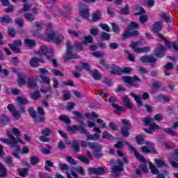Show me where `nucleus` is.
Here are the masks:
<instances>
[{
	"mask_svg": "<svg viewBox=\"0 0 178 178\" xmlns=\"http://www.w3.org/2000/svg\"><path fill=\"white\" fill-rule=\"evenodd\" d=\"M28 112L35 123H45V111L42 107H38L39 115H37V111L34 110V107L29 108Z\"/></svg>",
	"mask_w": 178,
	"mask_h": 178,
	"instance_id": "1",
	"label": "nucleus"
},
{
	"mask_svg": "<svg viewBox=\"0 0 178 178\" xmlns=\"http://www.w3.org/2000/svg\"><path fill=\"white\" fill-rule=\"evenodd\" d=\"M6 134L9 139H7L5 138H1L0 141H1V143H4V144H7L8 145H10L11 148H13L15 147H17L18 143L23 145L25 144L24 141H23L22 139L20 138L17 139L16 138H15V136L12 135V131H7Z\"/></svg>",
	"mask_w": 178,
	"mask_h": 178,
	"instance_id": "2",
	"label": "nucleus"
},
{
	"mask_svg": "<svg viewBox=\"0 0 178 178\" xmlns=\"http://www.w3.org/2000/svg\"><path fill=\"white\" fill-rule=\"evenodd\" d=\"M122 81L131 86V87H135V88H138L140 87V83H143V80L140 79L137 75H134L133 76H124L122 77Z\"/></svg>",
	"mask_w": 178,
	"mask_h": 178,
	"instance_id": "3",
	"label": "nucleus"
},
{
	"mask_svg": "<svg viewBox=\"0 0 178 178\" xmlns=\"http://www.w3.org/2000/svg\"><path fill=\"white\" fill-rule=\"evenodd\" d=\"M146 146L141 147V152L143 154H154L158 155V151L155 149V143L151 141L145 142Z\"/></svg>",
	"mask_w": 178,
	"mask_h": 178,
	"instance_id": "4",
	"label": "nucleus"
},
{
	"mask_svg": "<svg viewBox=\"0 0 178 178\" xmlns=\"http://www.w3.org/2000/svg\"><path fill=\"white\" fill-rule=\"evenodd\" d=\"M121 122L123 124V126L120 127V133L122 137H129V136H130L131 122L127 119H122L121 120Z\"/></svg>",
	"mask_w": 178,
	"mask_h": 178,
	"instance_id": "5",
	"label": "nucleus"
},
{
	"mask_svg": "<svg viewBox=\"0 0 178 178\" xmlns=\"http://www.w3.org/2000/svg\"><path fill=\"white\" fill-rule=\"evenodd\" d=\"M67 53L66 56H64V60H70V59H79V54H74L72 51L73 49V46H72V42L70 40H67L66 43Z\"/></svg>",
	"mask_w": 178,
	"mask_h": 178,
	"instance_id": "6",
	"label": "nucleus"
},
{
	"mask_svg": "<svg viewBox=\"0 0 178 178\" xmlns=\"http://www.w3.org/2000/svg\"><path fill=\"white\" fill-rule=\"evenodd\" d=\"M108 102L111 104V105L113 106V108H115V110H114V113L116 115H120L122 112H124V107H122L119 106L118 102H119V100L113 96H111L108 98Z\"/></svg>",
	"mask_w": 178,
	"mask_h": 178,
	"instance_id": "7",
	"label": "nucleus"
},
{
	"mask_svg": "<svg viewBox=\"0 0 178 178\" xmlns=\"http://www.w3.org/2000/svg\"><path fill=\"white\" fill-rule=\"evenodd\" d=\"M38 54V55H43L44 56H46V58L47 59L49 56L54 55V50L51 47L42 45L40 47Z\"/></svg>",
	"mask_w": 178,
	"mask_h": 178,
	"instance_id": "8",
	"label": "nucleus"
},
{
	"mask_svg": "<svg viewBox=\"0 0 178 178\" xmlns=\"http://www.w3.org/2000/svg\"><path fill=\"white\" fill-rule=\"evenodd\" d=\"M127 145L130 148L131 151L134 152L135 157L139 162H142V163H147V160H145V158L143 157V155H140L138 151H137V149L136 147H133L129 142L126 143Z\"/></svg>",
	"mask_w": 178,
	"mask_h": 178,
	"instance_id": "9",
	"label": "nucleus"
},
{
	"mask_svg": "<svg viewBox=\"0 0 178 178\" xmlns=\"http://www.w3.org/2000/svg\"><path fill=\"white\" fill-rule=\"evenodd\" d=\"M22 43L21 40H15L12 44H8V47L14 54H20V47Z\"/></svg>",
	"mask_w": 178,
	"mask_h": 178,
	"instance_id": "10",
	"label": "nucleus"
},
{
	"mask_svg": "<svg viewBox=\"0 0 178 178\" xmlns=\"http://www.w3.org/2000/svg\"><path fill=\"white\" fill-rule=\"evenodd\" d=\"M89 175H95L96 176H102L105 175V167L89 168Z\"/></svg>",
	"mask_w": 178,
	"mask_h": 178,
	"instance_id": "11",
	"label": "nucleus"
},
{
	"mask_svg": "<svg viewBox=\"0 0 178 178\" xmlns=\"http://www.w3.org/2000/svg\"><path fill=\"white\" fill-rule=\"evenodd\" d=\"M165 52H166V47L162 44H159L154 50V56L156 58H163L165 56Z\"/></svg>",
	"mask_w": 178,
	"mask_h": 178,
	"instance_id": "12",
	"label": "nucleus"
},
{
	"mask_svg": "<svg viewBox=\"0 0 178 178\" xmlns=\"http://www.w3.org/2000/svg\"><path fill=\"white\" fill-rule=\"evenodd\" d=\"M140 60L143 63H153V65H156V62H158V59L152 56H143L140 57Z\"/></svg>",
	"mask_w": 178,
	"mask_h": 178,
	"instance_id": "13",
	"label": "nucleus"
},
{
	"mask_svg": "<svg viewBox=\"0 0 178 178\" xmlns=\"http://www.w3.org/2000/svg\"><path fill=\"white\" fill-rule=\"evenodd\" d=\"M163 29V22L162 21H156L152 27V31L153 33H159Z\"/></svg>",
	"mask_w": 178,
	"mask_h": 178,
	"instance_id": "14",
	"label": "nucleus"
},
{
	"mask_svg": "<svg viewBox=\"0 0 178 178\" xmlns=\"http://www.w3.org/2000/svg\"><path fill=\"white\" fill-rule=\"evenodd\" d=\"M110 67L111 68V71H110L111 74L115 76L122 75V69L118 65H116V64H111Z\"/></svg>",
	"mask_w": 178,
	"mask_h": 178,
	"instance_id": "15",
	"label": "nucleus"
},
{
	"mask_svg": "<svg viewBox=\"0 0 178 178\" xmlns=\"http://www.w3.org/2000/svg\"><path fill=\"white\" fill-rule=\"evenodd\" d=\"M93 156L97 159H101L102 156H104V153H102V145H99L94 150H93Z\"/></svg>",
	"mask_w": 178,
	"mask_h": 178,
	"instance_id": "16",
	"label": "nucleus"
},
{
	"mask_svg": "<svg viewBox=\"0 0 178 178\" xmlns=\"http://www.w3.org/2000/svg\"><path fill=\"white\" fill-rule=\"evenodd\" d=\"M10 124V120L8 118V116L5 115H1L0 116V126L1 127H5V126H8Z\"/></svg>",
	"mask_w": 178,
	"mask_h": 178,
	"instance_id": "17",
	"label": "nucleus"
},
{
	"mask_svg": "<svg viewBox=\"0 0 178 178\" xmlns=\"http://www.w3.org/2000/svg\"><path fill=\"white\" fill-rule=\"evenodd\" d=\"M79 15L83 19H88L90 17V10L88 8H80Z\"/></svg>",
	"mask_w": 178,
	"mask_h": 178,
	"instance_id": "18",
	"label": "nucleus"
},
{
	"mask_svg": "<svg viewBox=\"0 0 178 178\" xmlns=\"http://www.w3.org/2000/svg\"><path fill=\"white\" fill-rule=\"evenodd\" d=\"M0 23L1 24H10L13 23V19L9 15H3L0 17Z\"/></svg>",
	"mask_w": 178,
	"mask_h": 178,
	"instance_id": "19",
	"label": "nucleus"
},
{
	"mask_svg": "<svg viewBox=\"0 0 178 178\" xmlns=\"http://www.w3.org/2000/svg\"><path fill=\"white\" fill-rule=\"evenodd\" d=\"M27 84L29 88H35L37 87V79L34 77H29L27 79Z\"/></svg>",
	"mask_w": 178,
	"mask_h": 178,
	"instance_id": "20",
	"label": "nucleus"
},
{
	"mask_svg": "<svg viewBox=\"0 0 178 178\" xmlns=\"http://www.w3.org/2000/svg\"><path fill=\"white\" fill-rule=\"evenodd\" d=\"M165 42V47L170 49L171 48H173L175 51H178V44L177 42H173L172 43L168 40V39L164 42Z\"/></svg>",
	"mask_w": 178,
	"mask_h": 178,
	"instance_id": "21",
	"label": "nucleus"
},
{
	"mask_svg": "<svg viewBox=\"0 0 178 178\" xmlns=\"http://www.w3.org/2000/svg\"><path fill=\"white\" fill-rule=\"evenodd\" d=\"M86 140L88 141H97V140H99V134L96 133L93 135H91L90 132H87Z\"/></svg>",
	"mask_w": 178,
	"mask_h": 178,
	"instance_id": "22",
	"label": "nucleus"
},
{
	"mask_svg": "<svg viewBox=\"0 0 178 178\" xmlns=\"http://www.w3.org/2000/svg\"><path fill=\"white\" fill-rule=\"evenodd\" d=\"M40 62H41V60L40 58H38L36 57H33L30 60L29 63L31 67H38V66H40Z\"/></svg>",
	"mask_w": 178,
	"mask_h": 178,
	"instance_id": "23",
	"label": "nucleus"
},
{
	"mask_svg": "<svg viewBox=\"0 0 178 178\" xmlns=\"http://www.w3.org/2000/svg\"><path fill=\"white\" fill-rule=\"evenodd\" d=\"M134 10L137 12L134 13L135 16H140V15H145V9H144V8L143 7L135 6L134 8Z\"/></svg>",
	"mask_w": 178,
	"mask_h": 178,
	"instance_id": "24",
	"label": "nucleus"
},
{
	"mask_svg": "<svg viewBox=\"0 0 178 178\" xmlns=\"http://www.w3.org/2000/svg\"><path fill=\"white\" fill-rule=\"evenodd\" d=\"M67 131H68V133H70V134H76L77 131H79L80 133V129L77 126V124H76V125L67 127Z\"/></svg>",
	"mask_w": 178,
	"mask_h": 178,
	"instance_id": "25",
	"label": "nucleus"
},
{
	"mask_svg": "<svg viewBox=\"0 0 178 178\" xmlns=\"http://www.w3.org/2000/svg\"><path fill=\"white\" fill-rule=\"evenodd\" d=\"M0 172H1V174H0V177L1 178L8 177V169L1 162H0Z\"/></svg>",
	"mask_w": 178,
	"mask_h": 178,
	"instance_id": "26",
	"label": "nucleus"
},
{
	"mask_svg": "<svg viewBox=\"0 0 178 178\" xmlns=\"http://www.w3.org/2000/svg\"><path fill=\"white\" fill-rule=\"evenodd\" d=\"M154 162L157 168H168V164L161 159H155Z\"/></svg>",
	"mask_w": 178,
	"mask_h": 178,
	"instance_id": "27",
	"label": "nucleus"
},
{
	"mask_svg": "<svg viewBox=\"0 0 178 178\" xmlns=\"http://www.w3.org/2000/svg\"><path fill=\"white\" fill-rule=\"evenodd\" d=\"M101 16H102V13L101 10H96L95 13H93L92 20V22H98L101 19Z\"/></svg>",
	"mask_w": 178,
	"mask_h": 178,
	"instance_id": "28",
	"label": "nucleus"
},
{
	"mask_svg": "<svg viewBox=\"0 0 178 178\" xmlns=\"http://www.w3.org/2000/svg\"><path fill=\"white\" fill-rule=\"evenodd\" d=\"M84 40L82 42L83 45H87V44H92L94 38L90 35H85L83 37Z\"/></svg>",
	"mask_w": 178,
	"mask_h": 178,
	"instance_id": "29",
	"label": "nucleus"
},
{
	"mask_svg": "<svg viewBox=\"0 0 178 178\" xmlns=\"http://www.w3.org/2000/svg\"><path fill=\"white\" fill-rule=\"evenodd\" d=\"M163 131L166 133V134H168L169 136H171L172 137H176L177 136V132L176 131H174L172 129V128H164L163 129Z\"/></svg>",
	"mask_w": 178,
	"mask_h": 178,
	"instance_id": "30",
	"label": "nucleus"
},
{
	"mask_svg": "<svg viewBox=\"0 0 178 178\" xmlns=\"http://www.w3.org/2000/svg\"><path fill=\"white\" fill-rule=\"evenodd\" d=\"M129 95H131V97L134 98V99H135L137 105H138V106H143V102L141 101V97H140V96L136 95V94H134L133 92H130Z\"/></svg>",
	"mask_w": 178,
	"mask_h": 178,
	"instance_id": "31",
	"label": "nucleus"
},
{
	"mask_svg": "<svg viewBox=\"0 0 178 178\" xmlns=\"http://www.w3.org/2000/svg\"><path fill=\"white\" fill-rule=\"evenodd\" d=\"M17 101L18 102V106L27 105L29 104V100L26 97H17Z\"/></svg>",
	"mask_w": 178,
	"mask_h": 178,
	"instance_id": "32",
	"label": "nucleus"
},
{
	"mask_svg": "<svg viewBox=\"0 0 178 178\" xmlns=\"http://www.w3.org/2000/svg\"><path fill=\"white\" fill-rule=\"evenodd\" d=\"M80 143L79 140H74L71 143L72 148H74V152L77 153L80 152Z\"/></svg>",
	"mask_w": 178,
	"mask_h": 178,
	"instance_id": "33",
	"label": "nucleus"
},
{
	"mask_svg": "<svg viewBox=\"0 0 178 178\" xmlns=\"http://www.w3.org/2000/svg\"><path fill=\"white\" fill-rule=\"evenodd\" d=\"M17 172L19 176H21V177H27V174L29 173V168H19Z\"/></svg>",
	"mask_w": 178,
	"mask_h": 178,
	"instance_id": "34",
	"label": "nucleus"
},
{
	"mask_svg": "<svg viewBox=\"0 0 178 178\" xmlns=\"http://www.w3.org/2000/svg\"><path fill=\"white\" fill-rule=\"evenodd\" d=\"M120 13L121 15H124V16L130 15V6H129V4H127L124 8H121L120 10Z\"/></svg>",
	"mask_w": 178,
	"mask_h": 178,
	"instance_id": "35",
	"label": "nucleus"
},
{
	"mask_svg": "<svg viewBox=\"0 0 178 178\" xmlns=\"http://www.w3.org/2000/svg\"><path fill=\"white\" fill-rule=\"evenodd\" d=\"M153 122H154V120L152 118H151V117H149V116L145 117L143 118V124L146 127H149Z\"/></svg>",
	"mask_w": 178,
	"mask_h": 178,
	"instance_id": "36",
	"label": "nucleus"
},
{
	"mask_svg": "<svg viewBox=\"0 0 178 178\" xmlns=\"http://www.w3.org/2000/svg\"><path fill=\"white\" fill-rule=\"evenodd\" d=\"M102 138L104 140H115V137L113 136L111 133H109L108 131H104L102 134Z\"/></svg>",
	"mask_w": 178,
	"mask_h": 178,
	"instance_id": "37",
	"label": "nucleus"
},
{
	"mask_svg": "<svg viewBox=\"0 0 178 178\" xmlns=\"http://www.w3.org/2000/svg\"><path fill=\"white\" fill-rule=\"evenodd\" d=\"M123 103L126 108H127V109H133V105H131V103L130 102V99H129L128 97H125L123 99Z\"/></svg>",
	"mask_w": 178,
	"mask_h": 178,
	"instance_id": "38",
	"label": "nucleus"
},
{
	"mask_svg": "<svg viewBox=\"0 0 178 178\" xmlns=\"http://www.w3.org/2000/svg\"><path fill=\"white\" fill-rule=\"evenodd\" d=\"M30 97L31 99L36 101V99H40V98H41V93L39 91H34L30 93Z\"/></svg>",
	"mask_w": 178,
	"mask_h": 178,
	"instance_id": "39",
	"label": "nucleus"
},
{
	"mask_svg": "<svg viewBox=\"0 0 178 178\" xmlns=\"http://www.w3.org/2000/svg\"><path fill=\"white\" fill-rule=\"evenodd\" d=\"M59 120H60V122H63L64 123H66V124H70L72 120H70V118H69V117L65 115H61L58 117Z\"/></svg>",
	"mask_w": 178,
	"mask_h": 178,
	"instance_id": "40",
	"label": "nucleus"
},
{
	"mask_svg": "<svg viewBox=\"0 0 178 178\" xmlns=\"http://www.w3.org/2000/svg\"><path fill=\"white\" fill-rule=\"evenodd\" d=\"M135 140L138 144V145H143L144 144L145 140L144 138V136L141 135H138L135 137Z\"/></svg>",
	"mask_w": 178,
	"mask_h": 178,
	"instance_id": "41",
	"label": "nucleus"
},
{
	"mask_svg": "<svg viewBox=\"0 0 178 178\" xmlns=\"http://www.w3.org/2000/svg\"><path fill=\"white\" fill-rule=\"evenodd\" d=\"M17 83L18 84H21L22 86H24L26 84V78H23V75L22 74L17 72Z\"/></svg>",
	"mask_w": 178,
	"mask_h": 178,
	"instance_id": "42",
	"label": "nucleus"
},
{
	"mask_svg": "<svg viewBox=\"0 0 178 178\" xmlns=\"http://www.w3.org/2000/svg\"><path fill=\"white\" fill-rule=\"evenodd\" d=\"M100 38L101 40H103L104 41H109V40H111V34L103 31L102 32L101 35H100Z\"/></svg>",
	"mask_w": 178,
	"mask_h": 178,
	"instance_id": "43",
	"label": "nucleus"
},
{
	"mask_svg": "<svg viewBox=\"0 0 178 178\" xmlns=\"http://www.w3.org/2000/svg\"><path fill=\"white\" fill-rule=\"evenodd\" d=\"M76 126L78 127V128H79L80 133L81 134H87L88 131H87V129L84 128V122L83 121H81L80 124H76Z\"/></svg>",
	"mask_w": 178,
	"mask_h": 178,
	"instance_id": "44",
	"label": "nucleus"
},
{
	"mask_svg": "<svg viewBox=\"0 0 178 178\" xmlns=\"http://www.w3.org/2000/svg\"><path fill=\"white\" fill-rule=\"evenodd\" d=\"M30 163L32 166H35V165H38L40 163V159L37 156H31Z\"/></svg>",
	"mask_w": 178,
	"mask_h": 178,
	"instance_id": "45",
	"label": "nucleus"
},
{
	"mask_svg": "<svg viewBox=\"0 0 178 178\" xmlns=\"http://www.w3.org/2000/svg\"><path fill=\"white\" fill-rule=\"evenodd\" d=\"M140 26L136 22H131L130 24L128 26V30H137L138 29Z\"/></svg>",
	"mask_w": 178,
	"mask_h": 178,
	"instance_id": "46",
	"label": "nucleus"
},
{
	"mask_svg": "<svg viewBox=\"0 0 178 178\" xmlns=\"http://www.w3.org/2000/svg\"><path fill=\"white\" fill-rule=\"evenodd\" d=\"M54 168V163L49 160H47L45 162L44 169L47 170V172H51V168Z\"/></svg>",
	"mask_w": 178,
	"mask_h": 178,
	"instance_id": "47",
	"label": "nucleus"
},
{
	"mask_svg": "<svg viewBox=\"0 0 178 178\" xmlns=\"http://www.w3.org/2000/svg\"><path fill=\"white\" fill-rule=\"evenodd\" d=\"M43 84H51V78L49 76L40 75Z\"/></svg>",
	"mask_w": 178,
	"mask_h": 178,
	"instance_id": "48",
	"label": "nucleus"
},
{
	"mask_svg": "<svg viewBox=\"0 0 178 178\" xmlns=\"http://www.w3.org/2000/svg\"><path fill=\"white\" fill-rule=\"evenodd\" d=\"M25 44L29 48H33V47H35V45H37V43L35 42V40H30V39L25 40Z\"/></svg>",
	"mask_w": 178,
	"mask_h": 178,
	"instance_id": "49",
	"label": "nucleus"
},
{
	"mask_svg": "<svg viewBox=\"0 0 178 178\" xmlns=\"http://www.w3.org/2000/svg\"><path fill=\"white\" fill-rule=\"evenodd\" d=\"M92 77H93V79H94L95 80H101V78L102 77V76L101 74L98 72V70H95L92 72Z\"/></svg>",
	"mask_w": 178,
	"mask_h": 178,
	"instance_id": "50",
	"label": "nucleus"
},
{
	"mask_svg": "<svg viewBox=\"0 0 178 178\" xmlns=\"http://www.w3.org/2000/svg\"><path fill=\"white\" fill-rule=\"evenodd\" d=\"M133 69L129 67H124L122 70L121 69V74H131Z\"/></svg>",
	"mask_w": 178,
	"mask_h": 178,
	"instance_id": "51",
	"label": "nucleus"
},
{
	"mask_svg": "<svg viewBox=\"0 0 178 178\" xmlns=\"http://www.w3.org/2000/svg\"><path fill=\"white\" fill-rule=\"evenodd\" d=\"M20 152H22V149L20 148L19 146H17L15 147V152L12 153V155H13V156H15V158H17V159H20V155H19V154H20Z\"/></svg>",
	"mask_w": 178,
	"mask_h": 178,
	"instance_id": "52",
	"label": "nucleus"
},
{
	"mask_svg": "<svg viewBox=\"0 0 178 178\" xmlns=\"http://www.w3.org/2000/svg\"><path fill=\"white\" fill-rule=\"evenodd\" d=\"M149 169L152 175H158L159 173V170H158V168H156V167L154 166L152 163H149Z\"/></svg>",
	"mask_w": 178,
	"mask_h": 178,
	"instance_id": "53",
	"label": "nucleus"
},
{
	"mask_svg": "<svg viewBox=\"0 0 178 178\" xmlns=\"http://www.w3.org/2000/svg\"><path fill=\"white\" fill-rule=\"evenodd\" d=\"M124 169L120 165H115L112 168V172L113 173H120V172H123Z\"/></svg>",
	"mask_w": 178,
	"mask_h": 178,
	"instance_id": "54",
	"label": "nucleus"
},
{
	"mask_svg": "<svg viewBox=\"0 0 178 178\" xmlns=\"http://www.w3.org/2000/svg\"><path fill=\"white\" fill-rule=\"evenodd\" d=\"M26 20H28V22H34L35 20V17L33 15V14L26 13L24 15Z\"/></svg>",
	"mask_w": 178,
	"mask_h": 178,
	"instance_id": "55",
	"label": "nucleus"
},
{
	"mask_svg": "<svg viewBox=\"0 0 178 178\" xmlns=\"http://www.w3.org/2000/svg\"><path fill=\"white\" fill-rule=\"evenodd\" d=\"M111 26L113 33H115V34H119V33H120V28H119L118 24L113 22L111 23Z\"/></svg>",
	"mask_w": 178,
	"mask_h": 178,
	"instance_id": "56",
	"label": "nucleus"
},
{
	"mask_svg": "<svg viewBox=\"0 0 178 178\" xmlns=\"http://www.w3.org/2000/svg\"><path fill=\"white\" fill-rule=\"evenodd\" d=\"M68 34L70 35H72V37H79V35H81V32L79 31H73L70 29H68Z\"/></svg>",
	"mask_w": 178,
	"mask_h": 178,
	"instance_id": "57",
	"label": "nucleus"
},
{
	"mask_svg": "<svg viewBox=\"0 0 178 178\" xmlns=\"http://www.w3.org/2000/svg\"><path fill=\"white\" fill-rule=\"evenodd\" d=\"M15 24L19 27H24V19L22 18H17L15 19Z\"/></svg>",
	"mask_w": 178,
	"mask_h": 178,
	"instance_id": "58",
	"label": "nucleus"
},
{
	"mask_svg": "<svg viewBox=\"0 0 178 178\" xmlns=\"http://www.w3.org/2000/svg\"><path fill=\"white\" fill-rule=\"evenodd\" d=\"M170 158H173L175 161L178 162V148L175 149L173 152V153L170 154L169 155Z\"/></svg>",
	"mask_w": 178,
	"mask_h": 178,
	"instance_id": "59",
	"label": "nucleus"
},
{
	"mask_svg": "<svg viewBox=\"0 0 178 178\" xmlns=\"http://www.w3.org/2000/svg\"><path fill=\"white\" fill-rule=\"evenodd\" d=\"M59 165V169L62 171L63 170H69L70 169V166H69V165L66 164V163H60L58 164Z\"/></svg>",
	"mask_w": 178,
	"mask_h": 178,
	"instance_id": "60",
	"label": "nucleus"
},
{
	"mask_svg": "<svg viewBox=\"0 0 178 178\" xmlns=\"http://www.w3.org/2000/svg\"><path fill=\"white\" fill-rule=\"evenodd\" d=\"M63 40H65V37H63L62 35H59L58 36H56L54 42L59 45V44H60L63 41Z\"/></svg>",
	"mask_w": 178,
	"mask_h": 178,
	"instance_id": "61",
	"label": "nucleus"
},
{
	"mask_svg": "<svg viewBox=\"0 0 178 178\" xmlns=\"http://www.w3.org/2000/svg\"><path fill=\"white\" fill-rule=\"evenodd\" d=\"M8 34L12 38L16 37V30L15 28H8Z\"/></svg>",
	"mask_w": 178,
	"mask_h": 178,
	"instance_id": "62",
	"label": "nucleus"
},
{
	"mask_svg": "<svg viewBox=\"0 0 178 178\" xmlns=\"http://www.w3.org/2000/svg\"><path fill=\"white\" fill-rule=\"evenodd\" d=\"M150 130H162V127H161L158 124L155 122H152L151 125L149 127Z\"/></svg>",
	"mask_w": 178,
	"mask_h": 178,
	"instance_id": "63",
	"label": "nucleus"
},
{
	"mask_svg": "<svg viewBox=\"0 0 178 178\" xmlns=\"http://www.w3.org/2000/svg\"><path fill=\"white\" fill-rule=\"evenodd\" d=\"M81 65L83 67V69L87 72H90L91 70V66L90 64H88V63L81 62Z\"/></svg>",
	"mask_w": 178,
	"mask_h": 178,
	"instance_id": "64",
	"label": "nucleus"
}]
</instances>
